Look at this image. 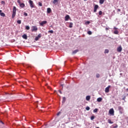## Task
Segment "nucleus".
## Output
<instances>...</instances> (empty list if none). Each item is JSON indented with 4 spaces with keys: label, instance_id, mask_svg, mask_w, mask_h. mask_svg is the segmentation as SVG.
I'll return each mask as SVG.
<instances>
[{
    "label": "nucleus",
    "instance_id": "f257e3e1",
    "mask_svg": "<svg viewBox=\"0 0 128 128\" xmlns=\"http://www.w3.org/2000/svg\"><path fill=\"white\" fill-rule=\"evenodd\" d=\"M38 26H32L31 32H38Z\"/></svg>",
    "mask_w": 128,
    "mask_h": 128
},
{
    "label": "nucleus",
    "instance_id": "f03ea898",
    "mask_svg": "<svg viewBox=\"0 0 128 128\" xmlns=\"http://www.w3.org/2000/svg\"><path fill=\"white\" fill-rule=\"evenodd\" d=\"M29 4L32 8H34V2H32V0H29Z\"/></svg>",
    "mask_w": 128,
    "mask_h": 128
},
{
    "label": "nucleus",
    "instance_id": "7ed1b4c3",
    "mask_svg": "<svg viewBox=\"0 0 128 128\" xmlns=\"http://www.w3.org/2000/svg\"><path fill=\"white\" fill-rule=\"evenodd\" d=\"M109 114H111V116L114 115V108H111L110 110Z\"/></svg>",
    "mask_w": 128,
    "mask_h": 128
},
{
    "label": "nucleus",
    "instance_id": "20e7f679",
    "mask_svg": "<svg viewBox=\"0 0 128 128\" xmlns=\"http://www.w3.org/2000/svg\"><path fill=\"white\" fill-rule=\"evenodd\" d=\"M48 24V22L46 20L42 21V22H40V24L41 26H44V24Z\"/></svg>",
    "mask_w": 128,
    "mask_h": 128
},
{
    "label": "nucleus",
    "instance_id": "39448f33",
    "mask_svg": "<svg viewBox=\"0 0 128 128\" xmlns=\"http://www.w3.org/2000/svg\"><path fill=\"white\" fill-rule=\"evenodd\" d=\"M42 38V34H39L35 38V40L38 41Z\"/></svg>",
    "mask_w": 128,
    "mask_h": 128
},
{
    "label": "nucleus",
    "instance_id": "423d86ee",
    "mask_svg": "<svg viewBox=\"0 0 128 128\" xmlns=\"http://www.w3.org/2000/svg\"><path fill=\"white\" fill-rule=\"evenodd\" d=\"M122 47L121 46H118L117 48V52H122Z\"/></svg>",
    "mask_w": 128,
    "mask_h": 128
},
{
    "label": "nucleus",
    "instance_id": "0eeeda50",
    "mask_svg": "<svg viewBox=\"0 0 128 128\" xmlns=\"http://www.w3.org/2000/svg\"><path fill=\"white\" fill-rule=\"evenodd\" d=\"M110 86H108L105 88V92H110Z\"/></svg>",
    "mask_w": 128,
    "mask_h": 128
},
{
    "label": "nucleus",
    "instance_id": "6e6552de",
    "mask_svg": "<svg viewBox=\"0 0 128 128\" xmlns=\"http://www.w3.org/2000/svg\"><path fill=\"white\" fill-rule=\"evenodd\" d=\"M98 5L96 4L94 6V12H96V10H98Z\"/></svg>",
    "mask_w": 128,
    "mask_h": 128
},
{
    "label": "nucleus",
    "instance_id": "1a4fd4ad",
    "mask_svg": "<svg viewBox=\"0 0 128 128\" xmlns=\"http://www.w3.org/2000/svg\"><path fill=\"white\" fill-rule=\"evenodd\" d=\"M118 110L120 111V114H122V110H124V108L121 106H119L118 107Z\"/></svg>",
    "mask_w": 128,
    "mask_h": 128
},
{
    "label": "nucleus",
    "instance_id": "9d476101",
    "mask_svg": "<svg viewBox=\"0 0 128 128\" xmlns=\"http://www.w3.org/2000/svg\"><path fill=\"white\" fill-rule=\"evenodd\" d=\"M70 15H66L65 16V20L66 22H68V20H70Z\"/></svg>",
    "mask_w": 128,
    "mask_h": 128
},
{
    "label": "nucleus",
    "instance_id": "9b49d317",
    "mask_svg": "<svg viewBox=\"0 0 128 128\" xmlns=\"http://www.w3.org/2000/svg\"><path fill=\"white\" fill-rule=\"evenodd\" d=\"M20 8H24V6H26V5L24 4V3H21L20 4Z\"/></svg>",
    "mask_w": 128,
    "mask_h": 128
},
{
    "label": "nucleus",
    "instance_id": "f8f14e48",
    "mask_svg": "<svg viewBox=\"0 0 128 128\" xmlns=\"http://www.w3.org/2000/svg\"><path fill=\"white\" fill-rule=\"evenodd\" d=\"M52 12V9L50 8H47V13L50 14Z\"/></svg>",
    "mask_w": 128,
    "mask_h": 128
},
{
    "label": "nucleus",
    "instance_id": "ddd939ff",
    "mask_svg": "<svg viewBox=\"0 0 128 128\" xmlns=\"http://www.w3.org/2000/svg\"><path fill=\"white\" fill-rule=\"evenodd\" d=\"M16 12H12V18H14V17L16 16Z\"/></svg>",
    "mask_w": 128,
    "mask_h": 128
},
{
    "label": "nucleus",
    "instance_id": "4468645a",
    "mask_svg": "<svg viewBox=\"0 0 128 128\" xmlns=\"http://www.w3.org/2000/svg\"><path fill=\"white\" fill-rule=\"evenodd\" d=\"M22 38H23L24 40H28V36H26V34L22 35Z\"/></svg>",
    "mask_w": 128,
    "mask_h": 128
},
{
    "label": "nucleus",
    "instance_id": "2eb2a0df",
    "mask_svg": "<svg viewBox=\"0 0 128 128\" xmlns=\"http://www.w3.org/2000/svg\"><path fill=\"white\" fill-rule=\"evenodd\" d=\"M102 98H97V102H102Z\"/></svg>",
    "mask_w": 128,
    "mask_h": 128
},
{
    "label": "nucleus",
    "instance_id": "dca6fc26",
    "mask_svg": "<svg viewBox=\"0 0 128 128\" xmlns=\"http://www.w3.org/2000/svg\"><path fill=\"white\" fill-rule=\"evenodd\" d=\"M13 12H16V7L15 6H14L13 7Z\"/></svg>",
    "mask_w": 128,
    "mask_h": 128
},
{
    "label": "nucleus",
    "instance_id": "f3484780",
    "mask_svg": "<svg viewBox=\"0 0 128 128\" xmlns=\"http://www.w3.org/2000/svg\"><path fill=\"white\" fill-rule=\"evenodd\" d=\"M78 52V50H76L73 51L72 54H76V52Z\"/></svg>",
    "mask_w": 128,
    "mask_h": 128
},
{
    "label": "nucleus",
    "instance_id": "a211bd4d",
    "mask_svg": "<svg viewBox=\"0 0 128 128\" xmlns=\"http://www.w3.org/2000/svg\"><path fill=\"white\" fill-rule=\"evenodd\" d=\"M99 2L100 4H102L104 2V0H100Z\"/></svg>",
    "mask_w": 128,
    "mask_h": 128
},
{
    "label": "nucleus",
    "instance_id": "6ab92c4d",
    "mask_svg": "<svg viewBox=\"0 0 128 128\" xmlns=\"http://www.w3.org/2000/svg\"><path fill=\"white\" fill-rule=\"evenodd\" d=\"M90 100V96H86V100Z\"/></svg>",
    "mask_w": 128,
    "mask_h": 128
},
{
    "label": "nucleus",
    "instance_id": "aec40b11",
    "mask_svg": "<svg viewBox=\"0 0 128 128\" xmlns=\"http://www.w3.org/2000/svg\"><path fill=\"white\" fill-rule=\"evenodd\" d=\"M72 24H72V22H70V25H69V28H72Z\"/></svg>",
    "mask_w": 128,
    "mask_h": 128
},
{
    "label": "nucleus",
    "instance_id": "412c9836",
    "mask_svg": "<svg viewBox=\"0 0 128 128\" xmlns=\"http://www.w3.org/2000/svg\"><path fill=\"white\" fill-rule=\"evenodd\" d=\"M108 124H114V122H112V120L110 119H108Z\"/></svg>",
    "mask_w": 128,
    "mask_h": 128
},
{
    "label": "nucleus",
    "instance_id": "4be33fe9",
    "mask_svg": "<svg viewBox=\"0 0 128 128\" xmlns=\"http://www.w3.org/2000/svg\"><path fill=\"white\" fill-rule=\"evenodd\" d=\"M66 97H63L62 102H66Z\"/></svg>",
    "mask_w": 128,
    "mask_h": 128
},
{
    "label": "nucleus",
    "instance_id": "5701e85b",
    "mask_svg": "<svg viewBox=\"0 0 128 128\" xmlns=\"http://www.w3.org/2000/svg\"><path fill=\"white\" fill-rule=\"evenodd\" d=\"M0 16H6V14H4V12H2L0 13Z\"/></svg>",
    "mask_w": 128,
    "mask_h": 128
},
{
    "label": "nucleus",
    "instance_id": "b1692460",
    "mask_svg": "<svg viewBox=\"0 0 128 128\" xmlns=\"http://www.w3.org/2000/svg\"><path fill=\"white\" fill-rule=\"evenodd\" d=\"M114 34H118V30L114 31Z\"/></svg>",
    "mask_w": 128,
    "mask_h": 128
},
{
    "label": "nucleus",
    "instance_id": "393cba45",
    "mask_svg": "<svg viewBox=\"0 0 128 128\" xmlns=\"http://www.w3.org/2000/svg\"><path fill=\"white\" fill-rule=\"evenodd\" d=\"M17 24H22V20H17Z\"/></svg>",
    "mask_w": 128,
    "mask_h": 128
},
{
    "label": "nucleus",
    "instance_id": "a878e982",
    "mask_svg": "<svg viewBox=\"0 0 128 128\" xmlns=\"http://www.w3.org/2000/svg\"><path fill=\"white\" fill-rule=\"evenodd\" d=\"M90 120H94V116H91Z\"/></svg>",
    "mask_w": 128,
    "mask_h": 128
},
{
    "label": "nucleus",
    "instance_id": "bb28decb",
    "mask_svg": "<svg viewBox=\"0 0 128 128\" xmlns=\"http://www.w3.org/2000/svg\"><path fill=\"white\" fill-rule=\"evenodd\" d=\"M90 24V21H86L85 22V24Z\"/></svg>",
    "mask_w": 128,
    "mask_h": 128
},
{
    "label": "nucleus",
    "instance_id": "cd10ccee",
    "mask_svg": "<svg viewBox=\"0 0 128 128\" xmlns=\"http://www.w3.org/2000/svg\"><path fill=\"white\" fill-rule=\"evenodd\" d=\"M100 74H96V78H100Z\"/></svg>",
    "mask_w": 128,
    "mask_h": 128
},
{
    "label": "nucleus",
    "instance_id": "c85d7f7f",
    "mask_svg": "<svg viewBox=\"0 0 128 128\" xmlns=\"http://www.w3.org/2000/svg\"><path fill=\"white\" fill-rule=\"evenodd\" d=\"M118 126V124H114L113 126V128H117Z\"/></svg>",
    "mask_w": 128,
    "mask_h": 128
},
{
    "label": "nucleus",
    "instance_id": "c756f323",
    "mask_svg": "<svg viewBox=\"0 0 128 128\" xmlns=\"http://www.w3.org/2000/svg\"><path fill=\"white\" fill-rule=\"evenodd\" d=\"M108 49H106L105 50V51H104V54H108Z\"/></svg>",
    "mask_w": 128,
    "mask_h": 128
},
{
    "label": "nucleus",
    "instance_id": "7c9ffc66",
    "mask_svg": "<svg viewBox=\"0 0 128 128\" xmlns=\"http://www.w3.org/2000/svg\"><path fill=\"white\" fill-rule=\"evenodd\" d=\"M98 108H95L94 110V112H98Z\"/></svg>",
    "mask_w": 128,
    "mask_h": 128
},
{
    "label": "nucleus",
    "instance_id": "2f4dec72",
    "mask_svg": "<svg viewBox=\"0 0 128 128\" xmlns=\"http://www.w3.org/2000/svg\"><path fill=\"white\" fill-rule=\"evenodd\" d=\"M38 4L39 6H42V4L40 2H38Z\"/></svg>",
    "mask_w": 128,
    "mask_h": 128
},
{
    "label": "nucleus",
    "instance_id": "473e14b6",
    "mask_svg": "<svg viewBox=\"0 0 128 128\" xmlns=\"http://www.w3.org/2000/svg\"><path fill=\"white\" fill-rule=\"evenodd\" d=\"M86 110H90V108L89 106H87L86 108Z\"/></svg>",
    "mask_w": 128,
    "mask_h": 128
},
{
    "label": "nucleus",
    "instance_id": "72a5a7b5",
    "mask_svg": "<svg viewBox=\"0 0 128 128\" xmlns=\"http://www.w3.org/2000/svg\"><path fill=\"white\" fill-rule=\"evenodd\" d=\"M48 33L50 32V34H54V30H50L48 32Z\"/></svg>",
    "mask_w": 128,
    "mask_h": 128
},
{
    "label": "nucleus",
    "instance_id": "f704fd0d",
    "mask_svg": "<svg viewBox=\"0 0 128 128\" xmlns=\"http://www.w3.org/2000/svg\"><path fill=\"white\" fill-rule=\"evenodd\" d=\"M58 2V0H54L53 1V4H56V2Z\"/></svg>",
    "mask_w": 128,
    "mask_h": 128
},
{
    "label": "nucleus",
    "instance_id": "c9c22d12",
    "mask_svg": "<svg viewBox=\"0 0 128 128\" xmlns=\"http://www.w3.org/2000/svg\"><path fill=\"white\" fill-rule=\"evenodd\" d=\"M99 16H102V11H100L98 12Z\"/></svg>",
    "mask_w": 128,
    "mask_h": 128
},
{
    "label": "nucleus",
    "instance_id": "e433bc0d",
    "mask_svg": "<svg viewBox=\"0 0 128 128\" xmlns=\"http://www.w3.org/2000/svg\"><path fill=\"white\" fill-rule=\"evenodd\" d=\"M26 30H30V26H26Z\"/></svg>",
    "mask_w": 128,
    "mask_h": 128
},
{
    "label": "nucleus",
    "instance_id": "4c0bfd02",
    "mask_svg": "<svg viewBox=\"0 0 128 128\" xmlns=\"http://www.w3.org/2000/svg\"><path fill=\"white\" fill-rule=\"evenodd\" d=\"M88 34L90 35V34H92V33L91 32V31H88Z\"/></svg>",
    "mask_w": 128,
    "mask_h": 128
},
{
    "label": "nucleus",
    "instance_id": "58836bf2",
    "mask_svg": "<svg viewBox=\"0 0 128 128\" xmlns=\"http://www.w3.org/2000/svg\"><path fill=\"white\" fill-rule=\"evenodd\" d=\"M17 2H18V4H22V3L20 2V0H17Z\"/></svg>",
    "mask_w": 128,
    "mask_h": 128
},
{
    "label": "nucleus",
    "instance_id": "ea45409f",
    "mask_svg": "<svg viewBox=\"0 0 128 128\" xmlns=\"http://www.w3.org/2000/svg\"><path fill=\"white\" fill-rule=\"evenodd\" d=\"M1 4H6V2H5L4 1H2V2H1Z\"/></svg>",
    "mask_w": 128,
    "mask_h": 128
},
{
    "label": "nucleus",
    "instance_id": "a19ab883",
    "mask_svg": "<svg viewBox=\"0 0 128 128\" xmlns=\"http://www.w3.org/2000/svg\"><path fill=\"white\" fill-rule=\"evenodd\" d=\"M24 16H28V14L26 12H24Z\"/></svg>",
    "mask_w": 128,
    "mask_h": 128
},
{
    "label": "nucleus",
    "instance_id": "79ce46f5",
    "mask_svg": "<svg viewBox=\"0 0 128 128\" xmlns=\"http://www.w3.org/2000/svg\"><path fill=\"white\" fill-rule=\"evenodd\" d=\"M60 112H58L57 114V116H60Z\"/></svg>",
    "mask_w": 128,
    "mask_h": 128
},
{
    "label": "nucleus",
    "instance_id": "37998d69",
    "mask_svg": "<svg viewBox=\"0 0 128 128\" xmlns=\"http://www.w3.org/2000/svg\"><path fill=\"white\" fill-rule=\"evenodd\" d=\"M110 30V28H106V30Z\"/></svg>",
    "mask_w": 128,
    "mask_h": 128
},
{
    "label": "nucleus",
    "instance_id": "c03bdc74",
    "mask_svg": "<svg viewBox=\"0 0 128 128\" xmlns=\"http://www.w3.org/2000/svg\"><path fill=\"white\" fill-rule=\"evenodd\" d=\"M59 92L62 94V91L60 90H58Z\"/></svg>",
    "mask_w": 128,
    "mask_h": 128
},
{
    "label": "nucleus",
    "instance_id": "a18cd8bd",
    "mask_svg": "<svg viewBox=\"0 0 128 128\" xmlns=\"http://www.w3.org/2000/svg\"><path fill=\"white\" fill-rule=\"evenodd\" d=\"M118 12H120V9H118Z\"/></svg>",
    "mask_w": 128,
    "mask_h": 128
},
{
    "label": "nucleus",
    "instance_id": "49530a36",
    "mask_svg": "<svg viewBox=\"0 0 128 128\" xmlns=\"http://www.w3.org/2000/svg\"><path fill=\"white\" fill-rule=\"evenodd\" d=\"M114 30H118V28H116V27H114Z\"/></svg>",
    "mask_w": 128,
    "mask_h": 128
},
{
    "label": "nucleus",
    "instance_id": "de8ad7c7",
    "mask_svg": "<svg viewBox=\"0 0 128 128\" xmlns=\"http://www.w3.org/2000/svg\"><path fill=\"white\" fill-rule=\"evenodd\" d=\"M48 88H50V87H48Z\"/></svg>",
    "mask_w": 128,
    "mask_h": 128
},
{
    "label": "nucleus",
    "instance_id": "09e8293b",
    "mask_svg": "<svg viewBox=\"0 0 128 128\" xmlns=\"http://www.w3.org/2000/svg\"><path fill=\"white\" fill-rule=\"evenodd\" d=\"M36 102H38V101H36Z\"/></svg>",
    "mask_w": 128,
    "mask_h": 128
},
{
    "label": "nucleus",
    "instance_id": "8fccbe9b",
    "mask_svg": "<svg viewBox=\"0 0 128 128\" xmlns=\"http://www.w3.org/2000/svg\"><path fill=\"white\" fill-rule=\"evenodd\" d=\"M84 0V1L86 2V0Z\"/></svg>",
    "mask_w": 128,
    "mask_h": 128
},
{
    "label": "nucleus",
    "instance_id": "3c124183",
    "mask_svg": "<svg viewBox=\"0 0 128 128\" xmlns=\"http://www.w3.org/2000/svg\"><path fill=\"white\" fill-rule=\"evenodd\" d=\"M100 128L99 127H97V128Z\"/></svg>",
    "mask_w": 128,
    "mask_h": 128
}]
</instances>
